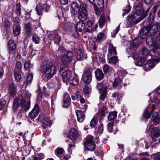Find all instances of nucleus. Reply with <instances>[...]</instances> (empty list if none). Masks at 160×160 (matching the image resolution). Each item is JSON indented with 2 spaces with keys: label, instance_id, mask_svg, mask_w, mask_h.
<instances>
[{
  "label": "nucleus",
  "instance_id": "obj_16",
  "mask_svg": "<svg viewBox=\"0 0 160 160\" xmlns=\"http://www.w3.org/2000/svg\"><path fill=\"white\" fill-rule=\"evenodd\" d=\"M94 73L95 78L98 81H101L104 77V74L100 68L97 69L95 71Z\"/></svg>",
  "mask_w": 160,
  "mask_h": 160
},
{
  "label": "nucleus",
  "instance_id": "obj_11",
  "mask_svg": "<svg viewBox=\"0 0 160 160\" xmlns=\"http://www.w3.org/2000/svg\"><path fill=\"white\" fill-rule=\"evenodd\" d=\"M49 39L53 40L55 43L58 45L61 41V37L57 31H55L50 34L48 37Z\"/></svg>",
  "mask_w": 160,
  "mask_h": 160
},
{
  "label": "nucleus",
  "instance_id": "obj_15",
  "mask_svg": "<svg viewBox=\"0 0 160 160\" xmlns=\"http://www.w3.org/2000/svg\"><path fill=\"white\" fill-rule=\"evenodd\" d=\"M73 75L69 70H65L63 72L62 75V81L65 82H68Z\"/></svg>",
  "mask_w": 160,
  "mask_h": 160
},
{
  "label": "nucleus",
  "instance_id": "obj_61",
  "mask_svg": "<svg viewBox=\"0 0 160 160\" xmlns=\"http://www.w3.org/2000/svg\"><path fill=\"white\" fill-rule=\"evenodd\" d=\"M104 0H97V4L100 8H104Z\"/></svg>",
  "mask_w": 160,
  "mask_h": 160
},
{
  "label": "nucleus",
  "instance_id": "obj_31",
  "mask_svg": "<svg viewBox=\"0 0 160 160\" xmlns=\"http://www.w3.org/2000/svg\"><path fill=\"white\" fill-rule=\"evenodd\" d=\"M72 85H76L79 83V80L76 76L73 75L70 80L68 81Z\"/></svg>",
  "mask_w": 160,
  "mask_h": 160
},
{
  "label": "nucleus",
  "instance_id": "obj_4",
  "mask_svg": "<svg viewBox=\"0 0 160 160\" xmlns=\"http://www.w3.org/2000/svg\"><path fill=\"white\" fill-rule=\"evenodd\" d=\"M71 7L73 15L78 14V18L81 21H84L87 19L88 11L86 4H82L80 6L77 2H74L71 4Z\"/></svg>",
  "mask_w": 160,
  "mask_h": 160
},
{
  "label": "nucleus",
  "instance_id": "obj_41",
  "mask_svg": "<svg viewBox=\"0 0 160 160\" xmlns=\"http://www.w3.org/2000/svg\"><path fill=\"white\" fill-rule=\"evenodd\" d=\"M117 112L116 111L111 112V126H113L114 122L112 120L114 119L117 116Z\"/></svg>",
  "mask_w": 160,
  "mask_h": 160
},
{
  "label": "nucleus",
  "instance_id": "obj_58",
  "mask_svg": "<svg viewBox=\"0 0 160 160\" xmlns=\"http://www.w3.org/2000/svg\"><path fill=\"white\" fill-rule=\"evenodd\" d=\"M120 28V25L119 24L118 27L116 28V29H115L114 31L112 32V34L111 37L112 38H114L115 37L116 35L118 33L119 31Z\"/></svg>",
  "mask_w": 160,
  "mask_h": 160
},
{
  "label": "nucleus",
  "instance_id": "obj_3",
  "mask_svg": "<svg viewBox=\"0 0 160 160\" xmlns=\"http://www.w3.org/2000/svg\"><path fill=\"white\" fill-rule=\"evenodd\" d=\"M54 61L52 60H45L42 63L40 70L45 73L48 79L51 78L56 72V69L54 65Z\"/></svg>",
  "mask_w": 160,
  "mask_h": 160
},
{
  "label": "nucleus",
  "instance_id": "obj_51",
  "mask_svg": "<svg viewBox=\"0 0 160 160\" xmlns=\"http://www.w3.org/2000/svg\"><path fill=\"white\" fill-rule=\"evenodd\" d=\"M131 9V8L130 5H128L127 6L125 7L123 9L124 12L122 14V16H124L129 13Z\"/></svg>",
  "mask_w": 160,
  "mask_h": 160
},
{
  "label": "nucleus",
  "instance_id": "obj_10",
  "mask_svg": "<svg viewBox=\"0 0 160 160\" xmlns=\"http://www.w3.org/2000/svg\"><path fill=\"white\" fill-rule=\"evenodd\" d=\"M160 49L158 48L152 49L150 52L152 60L156 62L160 61V55L159 52Z\"/></svg>",
  "mask_w": 160,
  "mask_h": 160
},
{
  "label": "nucleus",
  "instance_id": "obj_57",
  "mask_svg": "<svg viewBox=\"0 0 160 160\" xmlns=\"http://www.w3.org/2000/svg\"><path fill=\"white\" fill-rule=\"evenodd\" d=\"M41 7L42 8L43 10L45 12H47L49 9V6L47 3H44V4L41 3Z\"/></svg>",
  "mask_w": 160,
  "mask_h": 160
},
{
  "label": "nucleus",
  "instance_id": "obj_48",
  "mask_svg": "<svg viewBox=\"0 0 160 160\" xmlns=\"http://www.w3.org/2000/svg\"><path fill=\"white\" fill-rule=\"evenodd\" d=\"M77 58L78 60H81L83 56V52L81 49H79L77 52Z\"/></svg>",
  "mask_w": 160,
  "mask_h": 160
},
{
  "label": "nucleus",
  "instance_id": "obj_22",
  "mask_svg": "<svg viewBox=\"0 0 160 160\" xmlns=\"http://www.w3.org/2000/svg\"><path fill=\"white\" fill-rule=\"evenodd\" d=\"M78 121L79 122H82L85 117V115L82 111L78 110L76 111Z\"/></svg>",
  "mask_w": 160,
  "mask_h": 160
},
{
  "label": "nucleus",
  "instance_id": "obj_28",
  "mask_svg": "<svg viewBox=\"0 0 160 160\" xmlns=\"http://www.w3.org/2000/svg\"><path fill=\"white\" fill-rule=\"evenodd\" d=\"M41 38L40 35L34 33L32 35V40L33 42L35 44H38L40 43Z\"/></svg>",
  "mask_w": 160,
  "mask_h": 160
},
{
  "label": "nucleus",
  "instance_id": "obj_50",
  "mask_svg": "<svg viewBox=\"0 0 160 160\" xmlns=\"http://www.w3.org/2000/svg\"><path fill=\"white\" fill-rule=\"evenodd\" d=\"M103 130V124L101 123L96 128V131L98 133L101 134L102 133Z\"/></svg>",
  "mask_w": 160,
  "mask_h": 160
},
{
  "label": "nucleus",
  "instance_id": "obj_2",
  "mask_svg": "<svg viewBox=\"0 0 160 160\" xmlns=\"http://www.w3.org/2000/svg\"><path fill=\"white\" fill-rule=\"evenodd\" d=\"M31 94L28 91H26L23 95H20L18 98H15L13 102V108L16 111L18 107L21 106L24 108V110L26 111L29 108L30 105V98Z\"/></svg>",
  "mask_w": 160,
  "mask_h": 160
},
{
  "label": "nucleus",
  "instance_id": "obj_46",
  "mask_svg": "<svg viewBox=\"0 0 160 160\" xmlns=\"http://www.w3.org/2000/svg\"><path fill=\"white\" fill-rule=\"evenodd\" d=\"M103 70L104 74L106 75L110 72V68L108 64H105L103 67Z\"/></svg>",
  "mask_w": 160,
  "mask_h": 160
},
{
  "label": "nucleus",
  "instance_id": "obj_62",
  "mask_svg": "<svg viewBox=\"0 0 160 160\" xmlns=\"http://www.w3.org/2000/svg\"><path fill=\"white\" fill-rule=\"evenodd\" d=\"M111 54H113L114 55L117 54L116 50V47L113 46L111 44Z\"/></svg>",
  "mask_w": 160,
  "mask_h": 160
},
{
  "label": "nucleus",
  "instance_id": "obj_32",
  "mask_svg": "<svg viewBox=\"0 0 160 160\" xmlns=\"http://www.w3.org/2000/svg\"><path fill=\"white\" fill-rule=\"evenodd\" d=\"M158 26L157 24L154 25L152 27L151 29L150 28L149 32L150 35L156 36L155 35L158 31ZM157 36L156 35V36Z\"/></svg>",
  "mask_w": 160,
  "mask_h": 160
},
{
  "label": "nucleus",
  "instance_id": "obj_59",
  "mask_svg": "<svg viewBox=\"0 0 160 160\" xmlns=\"http://www.w3.org/2000/svg\"><path fill=\"white\" fill-rule=\"evenodd\" d=\"M16 12L18 15H19L21 13L20 4L19 3H17L16 5Z\"/></svg>",
  "mask_w": 160,
  "mask_h": 160
},
{
  "label": "nucleus",
  "instance_id": "obj_36",
  "mask_svg": "<svg viewBox=\"0 0 160 160\" xmlns=\"http://www.w3.org/2000/svg\"><path fill=\"white\" fill-rule=\"evenodd\" d=\"M35 10L37 14L38 15H42L43 13V12H44L42 9V7H41V4L40 3H38L37 5Z\"/></svg>",
  "mask_w": 160,
  "mask_h": 160
},
{
  "label": "nucleus",
  "instance_id": "obj_63",
  "mask_svg": "<svg viewBox=\"0 0 160 160\" xmlns=\"http://www.w3.org/2000/svg\"><path fill=\"white\" fill-rule=\"evenodd\" d=\"M11 23L9 21L8 19L5 18V19L4 25L6 28H8L10 26Z\"/></svg>",
  "mask_w": 160,
  "mask_h": 160
},
{
  "label": "nucleus",
  "instance_id": "obj_54",
  "mask_svg": "<svg viewBox=\"0 0 160 160\" xmlns=\"http://www.w3.org/2000/svg\"><path fill=\"white\" fill-rule=\"evenodd\" d=\"M122 81V80L119 79V78H115L112 84L113 86L114 87H116L118 85L121 83Z\"/></svg>",
  "mask_w": 160,
  "mask_h": 160
},
{
  "label": "nucleus",
  "instance_id": "obj_43",
  "mask_svg": "<svg viewBox=\"0 0 160 160\" xmlns=\"http://www.w3.org/2000/svg\"><path fill=\"white\" fill-rule=\"evenodd\" d=\"M107 108L105 107H102L101 109L100 112H99V114L101 117H103L105 115V114L108 113Z\"/></svg>",
  "mask_w": 160,
  "mask_h": 160
},
{
  "label": "nucleus",
  "instance_id": "obj_7",
  "mask_svg": "<svg viewBox=\"0 0 160 160\" xmlns=\"http://www.w3.org/2000/svg\"><path fill=\"white\" fill-rule=\"evenodd\" d=\"M8 47L10 55L13 57L15 53L16 46L14 41L10 40L8 43Z\"/></svg>",
  "mask_w": 160,
  "mask_h": 160
},
{
  "label": "nucleus",
  "instance_id": "obj_60",
  "mask_svg": "<svg viewBox=\"0 0 160 160\" xmlns=\"http://www.w3.org/2000/svg\"><path fill=\"white\" fill-rule=\"evenodd\" d=\"M33 78V75L32 74L30 73L28 74L27 78V84H30Z\"/></svg>",
  "mask_w": 160,
  "mask_h": 160
},
{
  "label": "nucleus",
  "instance_id": "obj_5",
  "mask_svg": "<svg viewBox=\"0 0 160 160\" xmlns=\"http://www.w3.org/2000/svg\"><path fill=\"white\" fill-rule=\"evenodd\" d=\"M56 55L58 57L62 56L61 58V61L66 67L67 66L68 64L73 59L72 52L70 51L65 50L63 47L61 46L59 47L57 51Z\"/></svg>",
  "mask_w": 160,
  "mask_h": 160
},
{
  "label": "nucleus",
  "instance_id": "obj_39",
  "mask_svg": "<svg viewBox=\"0 0 160 160\" xmlns=\"http://www.w3.org/2000/svg\"><path fill=\"white\" fill-rule=\"evenodd\" d=\"M34 160H41L43 159L44 156L43 154L42 153H38L32 156Z\"/></svg>",
  "mask_w": 160,
  "mask_h": 160
},
{
  "label": "nucleus",
  "instance_id": "obj_12",
  "mask_svg": "<svg viewBox=\"0 0 160 160\" xmlns=\"http://www.w3.org/2000/svg\"><path fill=\"white\" fill-rule=\"evenodd\" d=\"M38 119L39 121L42 123V126L44 128L49 127L51 125V122L49 119L47 117H44L42 115H39Z\"/></svg>",
  "mask_w": 160,
  "mask_h": 160
},
{
  "label": "nucleus",
  "instance_id": "obj_21",
  "mask_svg": "<svg viewBox=\"0 0 160 160\" xmlns=\"http://www.w3.org/2000/svg\"><path fill=\"white\" fill-rule=\"evenodd\" d=\"M81 21L78 22L75 26L76 30L79 32L83 31L85 28V24L83 22Z\"/></svg>",
  "mask_w": 160,
  "mask_h": 160
},
{
  "label": "nucleus",
  "instance_id": "obj_37",
  "mask_svg": "<svg viewBox=\"0 0 160 160\" xmlns=\"http://www.w3.org/2000/svg\"><path fill=\"white\" fill-rule=\"evenodd\" d=\"M106 38V37L104 33L102 32H100L98 34L96 41L97 42H99L102 40H105Z\"/></svg>",
  "mask_w": 160,
  "mask_h": 160
},
{
  "label": "nucleus",
  "instance_id": "obj_20",
  "mask_svg": "<svg viewBox=\"0 0 160 160\" xmlns=\"http://www.w3.org/2000/svg\"><path fill=\"white\" fill-rule=\"evenodd\" d=\"M153 61H154L152 59L149 60L146 62L144 66V68L145 71H148L154 67L155 64Z\"/></svg>",
  "mask_w": 160,
  "mask_h": 160
},
{
  "label": "nucleus",
  "instance_id": "obj_19",
  "mask_svg": "<svg viewBox=\"0 0 160 160\" xmlns=\"http://www.w3.org/2000/svg\"><path fill=\"white\" fill-rule=\"evenodd\" d=\"M39 112V108L37 104L35 105L33 109L29 113V116L31 118H34L38 115Z\"/></svg>",
  "mask_w": 160,
  "mask_h": 160
},
{
  "label": "nucleus",
  "instance_id": "obj_56",
  "mask_svg": "<svg viewBox=\"0 0 160 160\" xmlns=\"http://www.w3.org/2000/svg\"><path fill=\"white\" fill-rule=\"evenodd\" d=\"M103 86V84L102 83H98L97 84L96 88L98 90L99 93H101Z\"/></svg>",
  "mask_w": 160,
  "mask_h": 160
},
{
  "label": "nucleus",
  "instance_id": "obj_47",
  "mask_svg": "<svg viewBox=\"0 0 160 160\" xmlns=\"http://www.w3.org/2000/svg\"><path fill=\"white\" fill-rule=\"evenodd\" d=\"M22 67V66L21 62L18 61L16 63L14 72H21Z\"/></svg>",
  "mask_w": 160,
  "mask_h": 160
},
{
  "label": "nucleus",
  "instance_id": "obj_38",
  "mask_svg": "<svg viewBox=\"0 0 160 160\" xmlns=\"http://www.w3.org/2000/svg\"><path fill=\"white\" fill-rule=\"evenodd\" d=\"M20 106L18 107V108L16 109V111H14V110H13L15 112L16 111H17V117L18 118H20L22 117V114L23 113V109L24 110V108H22L21 106V108L19 109L18 108H20ZM13 110H14L13 109Z\"/></svg>",
  "mask_w": 160,
  "mask_h": 160
},
{
  "label": "nucleus",
  "instance_id": "obj_27",
  "mask_svg": "<svg viewBox=\"0 0 160 160\" xmlns=\"http://www.w3.org/2000/svg\"><path fill=\"white\" fill-rule=\"evenodd\" d=\"M68 135L70 139L76 140L78 135L76 130L74 129H72L69 132Z\"/></svg>",
  "mask_w": 160,
  "mask_h": 160
},
{
  "label": "nucleus",
  "instance_id": "obj_40",
  "mask_svg": "<svg viewBox=\"0 0 160 160\" xmlns=\"http://www.w3.org/2000/svg\"><path fill=\"white\" fill-rule=\"evenodd\" d=\"M94 5V10L96 15L97 16H100L104 10V8H100V7L96 6L95 4Z\"/></svg>",
  "mask_w": 160,
  "mask_h": 160
},
{
  "label": "nucleus",
  "instance_id": "obj_34",
  "mask_svg": "<svg viewBox=\"0 0 160 160\" xmlns=\"http://www.w3.org/2000/svg\"><path fill=\"white\" fill-rule=\"evenodd\" d=\"M140 43V42L138 38L135 39L133 40L131 45L132 49L134 50H136L139 45Z\"/></svg>",
  "mask_w": 160,
  "mask_h": 160
},
{
  "label": "nucleus",
  "instance_id": "obj_8",
  "mask_svg": "<svg viewBox=\"0 0 160 160\" xmlns=\"http://www.w3.org/2000/svg\"><path fill=\"white\" fill-rule=\"evenodd\" d=\"M149 126L150 130L151 132V137L153 139V141L155 142L156 139L154 138H157L160 136V128H154L152 124Z\"/></svg>",
  "mask_w": 160,
  "mask_h": 160
},
{
  "label": "nucleus",
  "instance_id": "obj_24",
  "mask_svg": "<svg viewBox=\"0 0 160 160\" xmlns=\"http://www.w3.org/2000/svg\"><path fill=\"white\" fill-rule=\"evenodd\" d=\"M108 84L107 83L105 84V86L104 88L103 89L102 93L100 95L99 99L103 101L105 98L107 97V88L108 86H109V83L107 82Z\"/></svg>",
  "mask_w": 160,
  "mask_h": 160
},
{
  "label": "nucleus",
  "instance_id": "obj_45",
  "mask_svg": "<svg viewBox=\"0 0 160 160\" xmlns=\"http://www.w3.org/2000/svg\"><path fill=\"white\" fill-rule=\"evenodd\" d=\"M152 122L153 123H152V122H151L150 124H150H152V125L153 126V124H156L159 121V119L158 118V113H155V116L153 115V118L152 119Z\"/></svg>",
  "mask_w": 160,
  "mask_h": 160
},
{
  "label": "nucleus",
  "instance_id": "obj_18",
  "mask_svg": "<svg viewBox=\"0 0 160 160\" xmlns=\"http://www.w3.org/2000/svg\"><path fill=\"white\" fill-rule=\"evenodd\" d=\"M71 98L69 95L66 93L63 96V107L67 108L70 104Z\"/></svg>",
  "mask_w": 160,
  "mask_h": 160
},
{
  "label": "nucleus",
  "instance_id": "obj_14",
  "mask_svg": "<svg viewBox=\"0 0 160 160\" xmlns=\"http://www.w3.org/2000/svg\"><path fill=\"white\" fill-rule=\"evenodd\" d=\"M156 108V107L154 104H152L151 107H148L145 109L143 114V117L146 119L149 118L150 116V114L149 113V112L150 111V113H152Z\"/></svg>",
  "mask_w": 160,
  "mask_h": 160
},
{
  "label": "nucleus",
  "instance_id": "obj_17",
  "mask_svg": "<svg viewBox=\"0 0 160 160\" xmlns=\"http://www.w3.org/2000/svg\"><path fill=\"white\" fill-rule=\"evenodd\" d=\"M150 30V27L147 26L145 27L141 30L139 32L140 37L142 39L145 38L148 34Z\"/></svg>",
  "mask_w": 160,
  "mask_h": 160
},
{
  "label": "nucleus",
  "instance_id": "obj_9",
  "mask_svg": "<svg viewBox=\"0 0 160 160\" xmlns=\"http://www.w3.org/2000/svg\"><path fill=\"white\" fill-rule=\"evenodd\" d=\"M91 69L89 68L84 72L82 76V79L84 83L89 84L92 81V74Z\"/></svg>",
  "mask_w": 160,
  "mask_h": 160
},
{
  "label": "nucleus",
  "instance_id": "obj_35",
  "mask_svg": "<svg viewBox=\"0 0 160 160\" xmlns=\"http://www.w3.org/2000/svg\"><path fill=\"white\" fill-rule=\"evenodd\" d=\"M140 52L141 54L144 57H148L149 56V51L146 47H143Z\"/></svg>",
  "mask_w": 160,
  "mask_h": 160
},
{
  "label": "nucleus",
  "instance_id": "obj_52",
  "mask_svg": "<svg viewBox=\"0 0 160 160\" xmlns=\"http://www.w3.org/2000/svg\"><path fill=\"white\" fill-rule=\"evenodd\" d=\"M6 103V100L4 98H1L0 100V110L3 109Z\"/></svg>",
  "mask_w": 160,
  "mask_h": 160
},
{
  "label": "nucleus",
  "instance_id": "obj_44",
  "mask_svg": "<svg viewBox=\"0 0 160 160\" xmlns=\"http://www.w3.org/2000/svg\"><path fill=\"white\" fill-rule=\"evenodd\" d=\"M98 122L97 118L94 117L91 120L90 123V126L92 128H94Z\"/></svg>",
  "mask_w": 160,
  "mask_h": 160
},
{
  "label": "nucleus",
  "instance_id": "obj_26",
  "mask_svg": "<svg viewBox=\"0 0 160 160\" xmlns=\"http://www.w3.org/2000/svg\"><path fill=\"white\" fill-rule=\"evenodd\" d=\"M24 29L26 35H27L26 37H28L30 35L32 30V27L30 22H28L25 24Z\"/></svg>",
  "mask_w": 160,
  "mask_h": 160
},
{
  "label": "nucleus",
  "instance_id": "obj_1",
  "mask_svg": "<svg viewBox=\"0 0 160 160\" xmlns=\"http://www.w3.org/2000/svg\"><path fill=\"white\" fill-rule=\"evenodd\" d=\"M142 5V0H136L134 4L135 12L132 14L129 15L127 18V20L131 25L136 24L147 16L146 13L142 15L143 12Z\"/></svg>",
  "mask_w": 160,
  "mask_h": 160
},
{
  "label": "nucleus",
  "instance_id": "obj_33",
  "mask_svg": "<svg viewBox=\"0 0 160 160\" xmlns=\"http://www.w3.org/2000/svg\"><path fill=\"white\" fill-rule=\"evenodd\" d=\"M106 18L104 14H102L99 19L98 24L99 27L102 28L105 25L106 22Z\"/></svg>",
  "mask_w": 160,
  "mask_h": 160
},
{
  "label": "nucleus",
  "instance_id": "obj_6",
  "mask_svg": "<svg viewBox=\"0 0 160 160\" xmlns=\"http://www.w3.org/2000/svg\"><path fill=\"white\" fill-rule=\"evenodd\" d=\"M146 43L149 46L160 45V32L158 36L150 35L148 36L146 38Z\"/></svg>",
  "mask_w": 160,
  "mask_h": 160
},
{
  "label": "nucleus",
  "instance_id": "obj_49",
  "mask_svg": "<svg viewBox=\"0 0 160 160\" xmlns=\"http://www.w3.org/2000/svg\"><path fill=\"white\" fill-rule=\"evenodd\" d=\"M124 72L122 71V70H119L117 72V75L118 76V78H119V79L122 80V78L125 75Z\"/></svg>",
  "mask_w": 160,
  "mask_h": 160
},
{
  "label": "nucleus",
  "instance_id": "obj_30",
  "mask_svg": "<svg viewBox=\"0 0 160 160\" xmlns=\"http://www.w3.org/2000/svg\"><path fill=\"white\" fill-rule=\"evenodd\" d=\"M112 97L113 99L112 100V101L113 102L112 103H114L117 102L118 100V101L120 100L122 98V96L121 95L119 94L117 92L114 93L112 94Z\"/></svg>",
  "mask_w": 160,
  "mask_h": 160
},
{
  "label": "nucleus",
  "instance_id": "obj_42",
  "mask_svg": "<svg viewBox=\"0 0 160 160\" xmlns=\"http://www.w3.org/2000/svg\"><path fill=\"white\" fill-rule=\"evenodd\" d=\"M21 72H14V75L16 80L17 82H19L21 79L20 74Z\"/></svg>",
  "mask_w": 160,
  "mask_h": 160
},
{
  "label": "nucleus",
  "instance_id": "obj_25",
  "mask_svg": "<svg viewBox=\"0 0 160 160\" xmlns=\"http://www.w3.org/2000/svg\"><path fill=\"white\" fill-rule=\"evenodd\" d=\"M146 57H138L136 61L135 64L137 66H142L146 60Z\"/></svg>",
  "mask_w": 160,
  "mask_h": 160
},
{
  "label": "nucleus",
  "instance_id": "obj_55",
  "mask_svg": "<svg viewBox=\"0 0 160 160\" xmlns=\"http://www.w3.org/2000/svg\"><path fill=\"white\" fill-rule=\"evenodd\" d=\"M84 93L85 94H88L91 92V88L87 86H86L83 88Z\"/></svg>",
  "mask_w": 160,
  "mask_h": 160
},
{
  "label": "nucleus",
  "instance_id": "obj_53",
  "mask_svg": "<svg viewBox=\"0 0 160 160\" xmlns=\"http://www.w3.org/2000/svg\"><path fill=\"white\" fill-rule=\"evenodd\" d=\"M31 64V62L28 59L25 62L24 68L27 71L30 67Z\"/></svg>",
  "mask_w": 160,
  "mask_h": 160
},
{
  "label": "nucleus",
  "instance_id": "obj_29",
  "mask_svg": "<svg viewBox=\"0 0 160 160\" xmlns=\"http://www.w3.org/2000/svg\"><path fill=\"white\" fill-rule=\"evenodd\" d=\"M13 33L15 36H17L19 35L21 29L19 24H17L16 25H13Z\"/></svg>",
  "mask_w": 160,
  "mask_h": 160
},
{
  "label": "nucleus",
  "instance_id": "obj_13",
  "mask_svg": "<svg viewBox=\"0 0 160 160\" xmlns=\"http://www.w3.org/2000/svg\"><path fill=\"white\" fill-rule=\"evenodd\" d=\"M86 149L88 151H93L95 148V146L92 138L88 139L84 143Z\"/></svg>",
  "mask_w": 160,
  "mask_h": 160
},
{
  "label": "nucleus",
  "instance_id": "obj_64",
  "mask_svg": "<svg viewBox=\"0 0 160 160\" xmlns=\"http://www.w3.org/2000/svg\"><path fill=\"white\" fill-rule=\"evenodd\" d=\"M154 160H160V152L157 154H153Z\"/></svg>",
  "mask_w": 160,
  "mask_h": 160
},
{
  "label": "nucleus",
  "instance_id": "obj_23",
  "mask_svg": "<svg viewBox=\"0 0 160 160\" xmlns=\"http://www.w3.org/2000/svg\"><path fill=\"white\" fill-rule=\"evenodd\" d=\"M9 94L12 97H14L16 94L17 91L15 85L13 84H11L9 89Z\"/></svg>",
  "mask_w": 160,
  "mask_h": 160
}]
</instances>
